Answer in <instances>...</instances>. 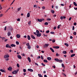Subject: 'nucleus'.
Instances as JSON below:
<instances>
[{
  "instance_id": "nucleus-1",
  "label": "nucleus",
  "mask_w": 77,
  "mask_h": 77,
  "mask_svg": "<svg viewBox=\"0 0 77 77\" xmlns=\"http://www.w3.org/2000/svg\"><path fill=\"white\" fill-rule=\"evenodd\" d=\"M8 57H9V55L8 54H5L4 56V58L5 59H6V58H8Z\"/></svg>"
},
{
  "instance_id": "nucleus-2",
  "label": "nucleus",
  "mask_w": 77,
  "mask_h": 77,
  "mask_svg": "<svg viewBox=\"0 0 77 77\" xmlns=\"http://www.w3.org/2000/svg\"><path fill=\"white\" fill-rule=\"evenodd\" d=\"M12 73L13 74H17V71L16 70L12 72Z\"/></svg>"
},
{
  "instance_id": "nucleus-3",
  "label": "nucleus",
  "mask_w": 77,
  "mask_h": 77,
  "mask_svg": "<svg viewBox=\"0 0 77 77\" xmlns=\"http://www.w3.org/2000/svg\"><path fill=\"white\" fill-rule=\"evenodd\" d=\"M6 47L7 48H11V46H10V45H9L8 44H7L6 45Z\"/></svg>"
},
{
  "instance_id": "nucleus-4",
  "label": "nucleus",
  "mask_w": 77,
  "mask_h": 77,
  "mask_svg": "<svg viewBox=\"0 0 77 77\" xmlns=\"http://www.w3.org/2000/svg\"><path fill=\"white\" fill-rule=\"evenodd\" d=\"M16 36L17 38H20L21 37V35H20V34H17Z\"/></svg>"
},
{
  "instance_id": "nucleus-5",
  "label": "nucleus",
  "mask_w": 77,
  "mask_h": 77,
  "mask_svg": "<svg viewBox=\"0 0 77 77\" xmlns=\"http://www.w3.org/2000/svg\"><path fill=\"white\" fill-rule=\"evenodd\" d=\"M36 35L38 37H40L41 36V33L37 34Z\"/></svg>"
},
{
  "instance_id": "nucleus-6",
  "label": "nucleus",
  "mask_w": 77,
  "mask_h": 77,
  "mask_svg": "<svg viewBox=\"0 0 77 77\" xmlns=\"http://www.w3.org/2000/svg\"><path fill=\"white\" fill-rule=\"evenodd\" d=\"M12 67L10 66L9 67L8 69L9 71H11V70H12Z\"/></svg>"
},
{
  "instance_id": "nucleus-7",
  "label": "nucleus",
  "mask_w": 77,
  "mask_h": 77,
  "mask_svg": "<svg viewBox=\"0 0 77 77\" xmlns=\"http://www.w3.org/2000/svg\"><path fill=\"white\" fill-rule=\"evenodd\" d=\"M31 37L32 38V39H35V37L33 36V35H31Z\"/></svg>"
},
{
  "instance_id": "nucleus-8",
  "label": "nucleus",
  "mask_w": 77,
  "mask_h": 77,
  "mask_svg": "<svg viewBox=\"0 0 77 77\" xmlns=\"http://www.w3.org/2000/svg\"><path fill=\"white\" fill-rule=\"evenodd\" d=\"M28 70L29 71H30V72H33V69H28Z\"/></svg>"
},
{
  "instance_id": "nucleus-9",
  "label": "nucleus",
  "mask_w": 77,
  "mask_h": 77,
  "mask_svg": "<svg viewBox=\"0 0 77 77\" xmlns=\"http://www.w3.org/2000/svg\"><path fill=\"white\" fill-rule=\"evenodd\" d=\"M54 60H55V61H56L57 62H59V59L57 58H55Z\"/></svg>"
},
{
  "instance_id": "nucleus-10",
  "label": "nucleus",
  "mask_w": 77,
  "mask_h": 77,
  "mask_svg": "<svg viewBox=\"0 0 77 77\" xmlns=\"http://www.w3.org/2000/svg\"><path fill=\"white\" fill-rule=\"evenodd\" d=\"M27 59L29 60V62H31V59H30V57H28Z\"/></svg>"
},
{
  "instance_id": "nucleus-11",
  "label": "nucleus",
  "mask_w": 77,
  "mask_h": 77,
  "mask_svg": "<svg viewBox=\"0 0 77 77\" xmlns=\"http://www.w3.org/2000/svg\"><path fill=\"white\" fill-rule=\"evenodd\" d=\"M50 50H51V51H52V52H53V53H54V50H53L52 48H50Z\"/></svg>"
},
{
  "instance_id": "nucleus-12",
  "label": "nucleus",
  "mask_w": 77,
  "mask_h": 77,
  "mask_svg": "<svg viewBox=\"0 0 77 77\" xmlns=\"http://www.w3.org/2000/svg\"><path fill=\"white\" fill-rule=\"evenodd\" d=\"M45 46H44V47H48V45H48V44H45Z\"/></svg>"
},
{
  "instance_id": "nucleus-13",
  "label": "nucleus",
  "mask_w": 77,
  "mask_h": 77,
  "mask_svg": "<svg viewBox=\"0 0 77 77\" xmlns=\"http://www.w3.org/2000/svg\"><path fill=\"white\" fill-rule=\"evenodd\" d=\"M0 71H1V72H6V71L4 70L3 69H1L0 70Z\"/></svg>"
},
{
  "instance_id": "nucleus-14",
  "label": "nucleus",
  "mask_w": 77,
  "mask_h": 77,
  "mask_svg": "<svg viewBox=\"0 0 77 77\" xmlns=\"http://www.w3.org/2000/svg\"><path fill=\"white\" fill-rule=\"evenodd\" d=\"M37 20L39 22H42V19H38Z\"/></svg>"
},
{
  "instance_id": "nucleus-15",
  "label": "nucleus",
  "mask_w": 77,
  "mask_h": 77,
  "mask_svg": "<svg viewBox=\"0 0 77 77\" xmlns=\"http://www.w3.org/2000/svg\"><path fill=\"white\" fill-rule=\"evenodd\" d=\"M17 57L18 59H21V56L20 55H18Z\"/></svg>"
},
{
  "instance_id": "nucleus-16",
  "label": "nucleus",
  "mask_w": 77,
  "mask_h": 77,
  "mask_svg": "<svg viewBox=\"0 0 77 77\" xmlns=\"http://www.w3.org/2000/svg\"><path fill=\"white\" fill-rule=\"evenodd\" d=\"M8 36H10L11 35V32H8L7 33Z\"/></svg>"
},
{
  "instance_id": "nucleus-17",
  "label": "nucleus",
  "mask_w": 77,
  "mask_h": 77,
  "mask_svg": "<svg viewBox=\"0 0 77 77\" xmlns=\"http://www.w3.org/2000/svg\"><path fill=\"white\" fill-rule=\"evenodd\" d=\"M10 46H11V47H15V46H16V45H15L13 44H12L11 45H10Z\"/></svg>"
},
{
  "instance_id": "nucleus-18",
  "label": "nucleus",
  "mask_w": 77,
  "mask_h": 77,
  "mask_svg": "<svg viewBox=\"0 0 77 77\" xmlns=\"http://www.w3.org/2000/svg\"><path fill=\"white\" fill-rule=\"evenodd\" d=\"M27 38H28V40H30V36L28 35L27 36Z\"/></svg>"
},
{
  "instance_id": "nucleus-19",
  "label": "nucleus",
  "mask_w": 77,
  "mask_h": 77,
  "mask_svg": "<svg viewBox=\"0 0 77 77\" xmlns=\"http://www.w3.org/2000/svg\"><path fill=\"white\" fill-rule=\"evenodd\" d=\"M47 59L48 60H51V57H47Z\"/></svg>"
},
{
  "instance_id": "nucleus-20",
  "label": "nucleus",
  "mask_w": 77,
  "mask_h": 77,
  "mask_svg": "<svg viewBox=\"0 0 77 77\" xmlns=\"http://www.w3.org/2000/svg\"><path fill=\"white\" fill-rule=\"evenodd\" d=\"M27 17H30V13H28L27 14Z\"/></svg>"
},
{
  "instance_id": "nucleus-21",
  "label": "nucleus",
  "mask_w": 77,
  "mask_h": 77,
  "mask_svg": "<svg viewBox=\"0 0 77 77\" xmlns=\"http://www.w3.org/2000/svg\"><path fill=\"white\" fill-rule=\"evenodd\" d=\"M75 55V54H72L71 55V57H74Z\"/></svg>"
},
{
  "instance_id": "nucleus-22",
  "label": "nucleus",
  "mask_w": 77,
  "mask_h": 77,
  "mask_svg": "<svg viewBox=\"0 0 77 77\" xmlns=\"http://www.w3.org/2000/svg\"><path fill=\"white\" fill-rule=\"evenodd\" d=\"M73 4L75 6H77V4H76V3H75V2H73Z\"/></svg>"
},
{
  "instance_id": "nucleus-23",
  "label": "nucleus",
  "mask_w": 77,
  "mask_h": 77,
  "mask_svg": "<svg viewBox=\"0 0 77 77\" xmlns=\"http://www.w3.org/2000/svg\"><path fill=\"white\" fill-rule=\"evenodd\" d=\"M64 45H66V47H68V46H69V45H68V44L66 43H65L64 44Z\"/></svg>"
},
{
  "instance_id": "nucleus-24",
  "label": "nucleus",
  "mask_w": 77,
  "mask_h": 77,
  "mask_svg": "<svg viewBox=\"0 0 77 77\" xmlns=\"http://www.w3.org/2000/svg\"><path fill=\"white\" fill-rule=\"evenodd\" d=\"M21 9V7H20L17 8V10L18 11H20Z\"/></svg>"
},
{
  "instance_id": "nucleus-25",
  "label": "nucleus",
  "mask_w": 77,
  "mask_h": 77,
  "mask_svg": "<svg viewBox=\"0 0 77 77\" xmlns=\"http://www.w3.org/2000/svg\"><path fill=\"white\" fill-rule=\"evenodd\" d=\"M28 24L29 25H31V21H30L28 22Z\"/></svg>"
},
{
  "instance_id": "nucleus-26",
  "label": "nucleus",
  "mask_w": 77,
  "mask_h": 77,
  "mask_svg": "<svg viewBox=\"0 0 77 77\" xmlns=\"http://www.w3.org/2000/svg\"><path fill=\"white\" fill-rule=\"evenodd\" d=\"M63 54H66V51H63Z\"/></svg>"
},
{
  "instance_id": "nucleus-27",
  "label": "nucleus",
  "mask_w": 77,
  "mask_h": 77,
  "mask_svg": "<svg viewBox=\"0 0 77 77\" xmlns=\"http://www.w3.org/2000/svg\"><path fill=\"white\" fill-rule=\"evenodd\" d=\"M26 46L28 47L29 46H30V44H29V43H28L26 44Z\"/></svg>"
},
{
  "instance_id": "nucleus-28",
  "label": "nucleus",
  "mask_w": 77,
  "mask_h": 77,
  "mask_svg": "<svg viewBox=\"0 0 77 77\" xmlns=\"http://www.w3.org/2000/svg\"><path fill=\"white\" fill-rule=\"evenodd\" d=\"M43 61L44 62H46V63H47V62H48L47 60H44Z\"/></svg>"
},
{
  "instance_id": "nucleus-29",
  "label": "nucleus",
  "mask_w": 77,
  "mask_h": 77,
  "mask_svg": "<svg viewBox=\"0 0 77 77\" xmlns=\"http://www.w3.org/2000/svg\"><path fill=\"white\" fill-rule=\"evenodd\" d=\"M38 75L39 77H42V75L41 74H38Z\"/></svg>"
},
{
  "instance_id": "nucleus-30",
  "label": "nucleus",
  "mask_w": 77,
  "mask_h": 77,
  "mask_svg": "<svg viewBox=\"0 0 77 77\" xmlns=\"http://www.w3.org/2000/svg\"><path fill=\"white\" fill-rule=\"evenodd\" d=\"M28 49H30L31 48V46L29 45V46H28Z\"/></svg>"
},
{
  "instance_id": "nucleus-31",
  "label": "nucleus",
  "mask_w": 77,
  "mask_h": 77,
  "mask_svg": "<svg viewBox=\"0 0 77 77\" xmlns=\"http://www.w3.org/2000/svg\"><path fill=\"white\" fill-rule=\"evenodd\" d=\"M60 48L59 46H56V49H58V48Z\"/></svg>"
},
{
  "instance_id": "nucleus-32",
  "label": "nucleus",
  "mask_w": 77,
  "mask_h": 77,
  "mask_svg": "<svg viewBox=\"0 0 77 77\" xmlns=\"http://www.w3.org/2000/svg\"><path fill=\"white\" fill-rule=\"evenodd\" d=\"M55 41H56V40H55L54 39H53L52 40V42H53V43L55 42Z\"/></svg>"
},
{
  "instance_id": "nucleus-33",
  "label": "nucleus",
  "mask_w": 77,
  "mask_h": 77,
  "mask_svg": "<svg viewBox=\"0 0 77 77\" xmlns=\"http://www.w3.org/2000/svg\"><path fill=\"white\" fill-rule=\"evenodd\" d=\"M59 62H60V63H61V62H63V61L62 60H59Z\"/></svg>"
},
{
  "instance_id": "nucleus-34",
  "label": "nucleus",
  "mask_w": 77,
  "mask_h": 77,
  "mask_svg": "<svg viewBox=\"0 0 77 77\" xmlns=\"http://www.w3.org/2000/svg\"><path fill=\"white\" fill-rule=\"evenodd\" d=\"M15 0H13V2H12V3L11 4V5H12V4H13V3H14V2H15Z\"/></svg>"
},
{
  "instance_id": "nucleus-35",
  "label": "nucleus",
  "mask_w": 77,
  "mask_h": 77,
  "mask_svg": "<svg viewBox=\"0 0 77 77\" xmlns=\"http://www.w3.org/2000/svg\"><path fill=\"white\" fill-rule=\"evenodd\" d=\"M60 25H59L58 26V29H60Z\"/></svg>"
},
{
  "instance_id": "nucleus-36",
  "label": "nucleus",
  "mask_w": 77,
  "mask_h": 77,
  "mask_svg": "<svg viewBox=\"0 0 77 77\" xmlns=\"http://www.w3.org/2000/svg\"><path fill=\"white\" fill-rule=\"evenodd\" d=\"M48 22H45V25H48Z\"/></svg>"
},
{
  "instance_id": "nucleus-37",
  "label": "nucleus",
  "mask_w": 77,
  "mask_h": 77,
  "mask_svg": "<svg viewBox=\"0 0 77 77\" xmlns=\"http://www.w3.org/2000/svg\"><path fill=\"white\" fill-rule=\"evenodd\" d=\"M51 12L52 14H54V10H52L51 11Z\"/></svg>"
},
{
  "instance_id": "nucleus-38",
  "label": "nucleus",
  "mask_w": 77,
  "mask_h": 77,
  "mask_svg": "<svg viewBox=\"0 0 77 77\" xmlns=\"http://www.w3.org/2000/svg\"><path fill=\"white\" fill-rule=\"evenodd\" d=\"M16 44L17 45H19V42H16Z\"/></svg>"
},
{
  "instance_id": "nucleus-39",
  "label": "nucleus",
  "mask_w": 77,
  "mask_h": 77,
  "mask_svg": "<svg viewBox=\"0 0 77 77\" xmlns=\"http://www.w3.org/2000/svg\"><path fill=\"white\" fill-rule=\"evenodd\" d=\"M36 33H39V31L38 30H36Z\"/></svg>"
},
{
  "instance_id": "nucleus-40",
  "label": "nucleus",
  "mask_w": 77,
  "mask_h": 77,
  "mask_svg": "<svg viewBox=\"0 0 77 77\" xmlns=\"http://www.w3.org/2000/svg\"><path fill=\"white\" fill-rule=\"evenodd\" d=\"M49 32H50V31L49 30H47L46 31V33H48Z\"/></svg>"
},
{
  "instance_id": "nucleus-41",
  "label": "nucleus",
  "mask_w": 77,
  "mask_h": 77,
  "mask_svg": "<svg viewBox=\"0 0 77 77\" xmlns=\"http://www.w3.org/2000/svg\"><path fill=\"white\" fill-rule=\"evenodd\" d=\"M23 71L24 72H26V69H23Z\"/></svg>"
},
{
  "instance_id": "nucleus-42",
  "label": "nucleus",
  "mask_w": 77,
  "mask_h": 77,
  "mask_svg": "<svg viewBox=\"0 0 77 77\" xmlns=\"http://www.w3.org/2000/svg\"><path fill=\"white\" fill-rule=\"evenodd\" d=\"M51 19L50 18L47 19V20H48V21H51Z\"/></svg>"
},
{
  "instance_id": "nucleus-43",
  "label": "nucleus",
  "mask_w": 77,
  "mask_h": 77,
  "mask_svg": "<svg viewBox=\"0 0 77 77\" xmlns=\"http://www.w3.org/2000/svg\"><path fill=\"white\" fill-rule=\"evenodd\" d=\"M42 65L43 66H45V64H44L43 63H42Z\"/></svg>"
},
{
  "instance_id": "nucleus-44",
  "label": "nucleus",
  "mask_w": 77,
  "mask_h": 77,
  "mask_svg": "<svg viewBox=\"0 0 77 77\" xmlns=\"http://www.w3.org/2000/svg\"><path fill=\"white\" fill-rule=\"evenodd\" d=\"M34 8H37V5H34Z\"/></svg>"
},
{
  "instance_id": "nucleus-45",
  "label": "nucleus",
  "mask_w": 77,
  "mask_h": 77,
  "mask_svg": "<svg viewBox=\"0 0 77 77\" xmlns=\"http://www.w3.org/2000/svg\"><path fill=\"white\" fill-rule=\"evenodd\" d=\"M73 35H76V32H74Z\"/></svg>"
},
{
  "instance_id": "nucleus-46",
  "label": "nucleus",
  "mask_w": 77,
  "mask_h": 77,
  "mask_svg": "<svg viewBox=\"0 0 77 77\" xmlns=\"http://www.w3.org/2000/svg\"><path fill=\"white\" fill-rule=\"evenodd\" d=\"M51 34H54V32H51Z\"/></svg>"
},
{
  "instance_id": "nucleus-47",
  "label": "nucleus",
  "mask_w": 77,
  "mask_h": 77,
  "mask_svg": "<svg viewBox=\"0 0 77 77\" xmlns=\"http://www.w3.org/2000/svg\"><path fill=\"white\" fill-rule=\"evenodd\" d=\"M63 17L62 16H61L60 17V19H61V20H63Z\"/></svg>"
},
{
  "instance_id": "nucleus-48",
  "label": "nucleus",
  "mask_w": 77,
  "mask_h": 77,
  "mask_svg": "<svg viewBox=\"0 0 77 77\" xmlns=\"http://www.w3.org/2000/svg\"><path fill=\"white\" fill-rule=\"evenodd\" d=\"M2 6H1V5H0V10L2 9Z\"/></svg>"
},
{
  "instance_id": "nucleus-49",
  "label": "nucleus",
  "mask_w": 77,
  "mask_h": 77,
  "mask_svg": "<svg viewBox=\"0 0 77 77\" xmlns=\"http://www.w3.org/2000/svg\"><path fill=\"white\" fill-rule=\"evenodd\" d=\"M17 67H20V65H19V64H18V63L17 64Z\"/></svg>"
},
{
  "instance_id": "nucleus-50",
  "label": "nucleus",
  "mask_w": 77,
  "mask_h": 77,
  "mask_svg": "<svg viewBox=\"0 0 77 77\" xmlns=\"http://www.w3.org/2000/svg\"><path fill=\"white\" fill-rule=\"evenodd\" d=\"M41 59H44V58H43V57L42 56V55L41 56Z\"/></svg>"
},
{
  "instance_id": "nucleus-51",
  "label": "nucleus",
  "mask_w": 77,
  "mask_h": 77,
  "mask_svg": "<svg viewBox=\"0 0 77 77\" xmlns=\"http://www.w3.org/2000/svg\"><path fill=\"white\" fill-rule=\"evenodd\" d=\"M35 65H37V66H39L38 64V63H35Z\"/></svg>"
},
{
  "instance_id": "nucleus-52",
  "label": "nucleus",
  "mask_w": 77,
  "mask_h": 77,
  "mask_svg": "<svg viewBox=\"0 0 77 77\" xmlns=\"http://www.w3.org/2000/svg\"><path fill=\"white\" fill-rule=\"evenodd\" d=\"M73 24L74 26H76V25H77V23H73Z\"/></svg>"
},
{
  "instance_id": "nucleus-53",
  "label": "nucleus",
  "mask_w": 77,
  "mask_h": 77,
  "mask_svg": "<svg viewBox=\"0 0 77 77\" xmlns=\"http://www.w3.org/2000/svg\"><path fill=\"white\" fill-rule=\"evenodd\" d=\"M56 56H59V54H58V53H57V54H56Z\"/></svg>"
},
{
  "instance_id": "nucleus-54",
  "label": "nucleus",
  "mask_w": 77,
  "mask_h": 77,
  "mask_svg": "<svg viewBox=\"0 0 77 77\" xmlns=\"http://www.w3.org/2000/svg\"><path fill=\"white\" fill-rule=\"evenodd\" d=\"M63 74L64 76H65V77H66V75L64 73H63Z\"/></svg>"
},
{
  "instance_id": "nucleus-55",
  "label": "nucleus",
  "mask_w": 77,
  "mask_h": 77,
  "mask_svg": "<svg viewBox=\"0 0 77 77\" xmlns=\"http://www.w3.org/2000/svg\"><path fill=\"white\" fill-rule=\"evenodd\" d=\"M2 39V40H4V39H5V37H2L1 38Z\"/></svg>"
},
{
  "instance_id": "nucleus-56",
  "label": "nucleus",
  "mask_w": 77,
  "mask_h": 77,
  "mask_svg": "<svg viewBox=\"0 0 77 77\" xmlns=\"http://www.w3.org/2000/svg\"><path fill=\"white\" fill-rule=\"evenodd\" d=\"M5 60H6V61H8V60H9V58H7V59H5Z\"/></svg>"
},
{
  "instance_id": "nucleus-57",
  "label": "nucleus",
  "mask_w": 77,
  "mask_h": 77,
  "mask_svg": "<svg viewBox=\"0 0 77 77\" xmlns=\"http://www.w3.org/2000/svg\"><path fill=\"white\" fill-rule=\"evenodd\" d=\"M3 14H0V16L1 17H3Z\"/></svg>"
},
{
  "instance_id": "nucleus-58",
  "label": "nucleus",
  "mask_w": 77,
  "mask_h": 77,
  "mask_svg": "<svg viewBox=\"0 0 77 77\" xmlns=\"http://www.w3.org/2000/svg\"><path fill=\"white\" fill-rule=\"evenodd\" d=\"M74 26H73L72 27V30H74L75 29L74 28Z\"/></svg>"
},
{
  "instance_id": "nucleus-59",
  "label": "nucleus",
  "mask_w": 77,
  "mask_h": 77,
  "mask_svg": "<svg viewBox=\"0 0 77 77\" xmlns=\"http://www.w3.org/2000/svg\"><path fill=\"white\" fill-rule=\"evenodd\" d=\"M17 21H20V18L18 19Z\"/></svg>"
},
{
  "instance_id": "nucleus-60",
  "label": "nucleus",
  "mask_w": 77,
  "mask_h": 77,
  "mask_svg": "<svg viewBox=\"0 0 77 77\" xmlns=\"http://www.w3.org/2000/svg\"><path fill=\"white\" fill-rule=\"evenodd\" d=\"M42 9H45V7H42Z\"/></svg>"
},
{
  "instance_id": "nucleus-61",
  "label": "nucleus",
  "mask_w": 77,
  "mask_h": 77,
  "mask_svg": "<svg viewBox=\"0 0 77 77\" xmlns=\"http://www.w3.org/2000/svg\"><path fill=\"white\" fill-rule=\"evenodd\" d=\"M70 52H71V53H73V52H74V51H73V50H71L70 51Z\"/></svg>"
},
{
  "instance_id": "nucleus-62",
  "label": "nucleus",
  "mask_w": 77,
  "mask_h": 77,
  "mask_svg": "<svg viewBox=\"0 0 77 77\" xmlns=\"http://www.w3.org/2000/svg\"><path fill=\"white\" fill-rule=\"evenodd\" d=\"M72 18L71 17H70L69 18V21H70L71 20V19Z\"/></svg>"
},
{
  "instance_id": "nucleus-63",
  "label": "nucleus",
  "mask_w": 77,
  "mask_h": 77,
  "mask_svg": "<svg viewBox=\"0 0 77 77\" xmlns=\"http://www.w3.org/2000/svg\"><path fill=\"white\" fill-rule=\"evenodd\" d=\"M62 67H64V64H62Z\"/></svg>"
},
{
  "instance_id": "nucleus-64",
  "label": "nucleus",
  "mask_w": 77,
  "mask_h": 77,
  "mask_svg": "<svg viewBox=\"0 0 77 77\" xmlns=\"http://www.w3.org/2000/svg\"><path fill=\"white\" fill-rule=\"evenodd\" d=\"M4 30H6V26H5Z\"/></svg>"
}]
</instances>
